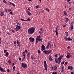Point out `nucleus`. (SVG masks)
<instances>
[{
    "mask_svg": "<svg viewBox=\"0 0 74 74\" xmlns=\"http://www.w3.org/2000/svg\"><path fill=\"white\" fill-rule=\"evenodd\" d=\"M67 62H65V64H67Z\"/></svg>",
    "mask_w": 74,
    "mask_h": 74,
    "instance_id": "nucleus-55",
    "label": "nucleus"
},
{
    "mask_svg": "<svg viewBox=\"0 0 74 74\" xmlns=\"http://www.w3.org/2000/svg\"><path fill=\"white\" fill-rule=\"evenodd\" d=\"M3 3H7V2H6V1L5 0H3Z\"/></svg>",
    "mask_w": 74,
    "mask_h": 74,
    "instance_id": "nucleus-40",
    "label": "nucleus"
},
{
    "mask_svg": "<svg viewBox=\"0 0 74 74\" xmlns=\"http://www.w3.org/2000/svg\"><path fill=\"white\" fill-rule=\"evenodd\" d=\"M59 54H56L55 56H54V57H57V56H58Z\"/></svg>",
    "mask_w": 74,
    "mask_h": 74,
    "instance_id": "nucleus-47",
    "label": "nucleus"
},
{
    "mask_svg": "<svg viewBox=\"0 0 74 74\" xmlns=\"http://www.w3.org/2000/svg\"><path fill=\"white\" fill-rule=\"evenodd\" d=\"M71 0H67V2H69Z\"/></svg>",
    "mask_w": 74,
    "mask_h": 74,
    "instance_id": "nucleus-54",
    "label": "nucleus"
},
{
    "mask_svg": "<svg viewBox=\"0 0 74 74\" xmlns=\"http://www.w3.org/2000/svg\"><path fill=\"white\" fill-rule=\"evenodd\" d=\"M10 14H11V15H13V12H10Z\"/></svg>",
    "mask_w": 74,
    "mask_h": 74,
    "instance_id": "nucleus-44",
    "label": "nucleus"
},
{
    "mask_svg": "<svg viewBox=\"0 0 74 74\" xmlns=\"http://www.w3.org/2000/svg\"><path fill=\"white\" fill-rule=\"evenodd\" d=\"M14 64V63H12V67H13V72H14L15 71V66H13Z\"/></svg>",
    "mask_w": 74,
    "mask_h": 74,
    "instance_id": "nucleus-17",
    "label": "nucleus"
},
{
    "mask_svg": "<svg viewBox=\"0 0 74 74\" xmlns=\"http://www.w3.org/2000/svg\"><path fill=\"white\" fill-rule=\"evenodd\" d=\"M8 52H7L6 53V54H5V56L8 57Z\"/></svg>",
    "mask_w": 74,
    "mask_h": 74,
    "instance_id": "nucleus-26",
    "label": "nucleus"
},
{
    "mask_svg": "<svg viewBox=\"0 0 74 74\" xmlns=\"http://www.w3.org/2000/svg\"><path fill=\"white\" fill-rule=\"evenodd\" d=\"M65 26H66V25H64L63 26V27H65Z\"/></svg>",
    "mask_w": 74,
    "mask_h": 74,
    "instance_id": "nucleus-61",
    "label": "nucleus"
},
{
    "mask_svg": "<svg viewBox=\"0 0 74 74\" xmlns=\"http://www.w3.org/2000/svg\"><path fill=\"white\" fill-rule=\"evenodd\" d=\"M17 74H20V73H19V72H18V73H17Z\"/></svg>",
    "mask_w": 74,
    "mask_h": 74,
    "instance_id": "nucleus-63",
    "label": "nucleus"
},
{
    "mask_svg": "<svg viewBox=\"0 0 74 74\" xmlns=\"http://www.w3.org/2000/svg\"><path fill=\"white\" fill-rule=\"evenodd\" d=\"M18 60H20V61H21V58H18Z\"/></svg>",
    "mask_w": 74,
    "mask_h": 74,
    "instance_id": "nucleus-49",
    "label": "nucleus"
},
{
    "mask_svg": "<svg viewBox=\"0 0 74 74\" xmlns=\"http://www.w3.org/2000/svg\"><path fill=\"white\" fill-rule=\"evenodd\" d=\"M45 10L47 11L48 12H49V9H48V8H46Z\"/></svg>",
    "mask_w": 74,
    "mask_h": 74,
    "instance_id": "nucleus-34",
    "label": "nucleus"
},
{
    "mask_svg": "<svg viewBox=\"0 0 74 74\" xmlns=\"http://www.w3.org/2000/svg\"><path fill=\"white\" fill-rule=\"evenodd\" d=\"M49 60H50V61H52L53 60V59H52V58H51L50 57L49 58Z\"/></svg>",
    "mask_w": 74,
    "mask_h": 74,
    "instance_id": "nucleus-32",
    "label": "nucleus"
},
{
    "mask_svg": "<svg viewBox=\"0 0 74 74\" xmlns=\"http://www.w3.org/2000/svg\"><path fill=\"white\" fill-rule=\"evenodd\" d=\"M43 63H44V67L45 69V71H46V72H47V63L46 62V61H44V62H43Z\"/></svg>",
    "mask_w": 74,
    "mask_h": 74,
    "instance_id": "nucleus-6",
    "label": "nucleus"
},
{
    "mask_svg": "<svg viewBox=\"0 0 74 74\" xmlns=\"http://www.w3.org/2000/svg\"><path fill=\"white\" fill-rule=\"evenodd\" d=\"M45 45H42V46H41V51H43V53H44L46 55H47L48 54H49V53H51V50H46V49L45 48Z\"/></svg>",
    "mask_w": 74,
    "mask_h": 74,
    "instance_id": "nucleus-1",
    "label": "nucleus"
},
{
    "mask_svg": "<svg viewBox=\"0 0 74 74\" xmlns=\"http://www.w3.org/2000/svg\"><path fill=\"white\" fill-rule=\"evenodd\" d=\"M68 54L66 55V58L69 59L70 58V57H71V55H70V53H68Z\"/></svg>",
    "mask_w": 74,
    "mask_h": 74,
    "instance_id": "nucleus-16",
    "label": "nucleus"
},
{
    "mask_svg": "<svg viewBox=\"0 0 74 74\" xmlns=\"http://www.w3.org/2000/svg\"><path fill=\"white\" fill-rule=\"evenodd\" d=\"M67 37H68V34H66V36H64V39L65 40V41H72V39L70 38L69 37L67 38Z\"/></svg>",
    "mask_w": 74,
    "mask_h": 74,
    "instance_id": "nucleus-5",
    "label": "nucleus"
},
{
    "mask_svg": "<svg viewBox=\"0 0 74 74\" xmlns=\"http://www.w3.org/2000/svg\"><path fill=\"white\" fill-rule=\"evenodd\" d=\"M42 39H40V35L38 36H37V38H36V41L35 42L36 44H37L39 42H42Z\"/></svg>",
    "mask_w": 74,
    "mask_h": 74,
    "instance_id": "nucleus-4",
    "label": "nucleus"
},
{
    "mask_svg": "<svg viewBox=\"0 0 74 74\" xmlns=\"http://www.w3.org/2000/svg\"><path fill=\"white\" fill-rule=\"evenodd\" d=\"M35 28L34 27H30V28L28 29V30H27V33L30 34H32L35 32Z\"/></svg>",
    "mask_w": 74,
    "mask_h": 74,
    "instance_id": "nucleus-2",
    "label": "nucleus"
},
{
    "mask_svg": "<svg viewBox=\"0 0 74 74\" xmlns=\"http://www.w3.org/2000/svg\"><path fill=\"white\" fill-rule=\"evenodd\" d=\"M26 21H27V22L30 21H31V20L29 18H27V20H25Z\"/></svg>",
    "mask_w": 74,
    "mask_h": 74,
    "instance_id": "nucleus-28",
    "label": "nucleus"
},
{
    "mask_svg": "<svg viewBox=\"0 0 74 74\" xmlns=\"http://www.w3.org/2000/svg\"><path fill=\"white\" fill-rule=\"evenodd\" d=\"M67 69H68V70H73V67H72L71 66H69L68 67H67Z\"/></svg>",
    "mask_w": 74,
    "mask_h": 74,
    "instance_id": "nucleus-15",
    "label": "nucleus"
},
{
    "mask_svg": "<svg viewBox=\"0 0 74 74\" xmlns=\"http://www.w3.org/2000/svg\"><path fill=\"white\" fill-rule=\"evenodd\" d=\"M22 54L23 55V57H25V53L24 52L22 53Z\"/></svg>",
    "mask_w": 74,
    "mask_h": 74,
    "instance_id": "nucleus-30",
    "label": "nucleus"
},
{
    "mask_svg": "<svg viewBox=\"0 0 74 74\" xmlns=\"http://www.w3.org/2000/svg\"><path fill=\"white\" fill-rule=\"evenodd\" d=\"M27 53V50H25V51H24V52H23L22 53Z\"/></svg>",
    "mask_w": 74,
    "mask_h": 74,
    "instance_id": "nucleus-31",
    "label": "nucleus"
},
{
    "mask_svg": "<svg viewBox=\"0 0 74 74\" xmlns=\"http://www.w3.org/2000/svg\"><path fill=\"white\" fill-rule=\"evenodd\" d=\"M39 5L36 6H35V8H39Z\"/></svg>",
    "mask_w": 74,
    "mask_h": 74,
    "instance_id": "nucleus-39",
    "label": "nucleus"
},
{
    "mask_svg": "<svg viewBox=\"0 0 74 74\" xmlns=\"http://www.w3.org/2000/svg\"><path fill=\"white\" fill-rule=\"evenodd\" d=\"M74 28V27H73V25H71V30H72V29H73Z\"/></svg>",
    "mask_w": 74,
    "mask_h": 74,
    "instance_id": "nucleus-29",
    "label": "nucleus"
},
{
    "mask_svg": "<svg viewBox=\"0 0 74 74\" xmlns=\"http://www.w3.org/2000/svg\"><path fill=\"white\" fill-rule=\"evenodd\" d=\"M50 44V43L49 42H48V45H47V47H46V49H49V45Z\"/></svg>",
    "mask_w": 74,
    "mask_h": 74,
    "instance_id": "nucleus-19",
    "label": "nucleus"
},
{
    "mask_svg": "<svg viewBox=\"0 0 74 74\" xmlns=\"http://www.w3.org/2000/svg\"><path fill=\"white\" fill-rule=\"evenodd\" d=\"M11 32L13 33H15V31H14V30H12V31Z\"/></svg>",
    "mask_w": 74,
    "mask_h": 74,
    "instance_id": "nucleus-46",
    "label": "nucleus"
},
{
    "mask_svg": "<svg viewBox=\"0 0 74 74\" xmlns=\"http://www.w3.org/2000/svg\"><path fill=\"white\" fill-rule=\"evenodd\" d=\"M8 3H10V4H11V5H12L13 6V7H15V5L14 4H13V3H11V2H10L8 1Z\"/></svg>",
    "mask_w": 74,
    "mask_h": 74,
    "instance_id": "nucleus-24",
    "label": "nucleus"
},
{
    "mask_svg": "<svg viewBox=\"0 0 74 74\" xmlns=\"http://www.w3.org/2000/svg\"><path fill=\"white\" fill-rule=\"evenodd\" d=\"M30 53H27V59H29L30 58Z\"/></svg>",
    "mask_w": 74,
    "mask_h": 74,
    "instance_id": "nucleus-14",
    "label": "nucleus"
},
{
    "mask_svg": "<svg viewBox=\"0 0 74 74\" xmlns=\"http://www.w3.org/2000/svg\"><path fill=\"white\" fill-rule=\"evenodd\" d=\"M52 74H57V73L56 72H52Z\"/></svg>",
    "mask_w": 74,
    "mask_h": 74,
    "instance_id": "nucleus-33",
    "label": "nucleus"
},
{
    "mask_svg": "<svg viewBox=\"0 0 74 74\" xmlns=\"http://www.w3.org/2000/svg\"><path fill=\"white\" fill-rule=\"evenodd\" d=\"M16 41H17V42H16ZM16 41H14V43H14V44H16V43H17V44L18 45V47H21V44H20V42H19L18 41V40Z\"/></svg>",
    "mask_w": 74,
    "mask_h": 74,
    "instance_id": "nucleus-8",
    "label": "nucleus"
},
{
    "mask_svg": "<svg viewBox=\"0 0 74 74\" xmlns=\"http://www.w3.org/2000/svg\"><path fill=\"white\" fill-rule=\"evenodd\" d=\"M32 1V0H27V1Z\"/></svg>",
    "mask_w": 74,
    "mask_h": 74,
    "instance_id": "nucleus-60",
    "label": "nucleus"
},
{
    "mask_svg": "<svg viewBox=\"0 0 74 74\" xmlns=\"http://www.w3.org/2000/svg\"><path fill=\"white\" fill-rule=\"evenodd\" d=\"M63 13H64V15H66V16L67 15V13L65 11H64Z\"/></svg>",
    "mask_w": 74,
    "mask_h": 74,
    "instance_id": "nucleus-25",
    "label": "nucleus"
},
{
    "mask_svg": "<svg viewBox=\"0 0 74 74\" xmlns=\"http://www.w3.org/2000/svg\"><path fill=\"white\" fill-rule=\"evenodd\" d=\"M8 12H10V11H12L11 9H8Z\"/></svg>",
    "mask_w": 74,
    "mask_h": 74,
    "instance_id": "nucleus-37",
    "label": "nucleus"
},
{
    "mask_svg": "<svg viewBox=\"0 0 74 74\" xmlns=\"http://www.w3.org/2000/svg\"><path fill=\"white\" fill-rule=\"evenodd\" d=\"M7 34H8V35H10V34L9 33H7Z\"/></svg>",
    "mask_w": 74,
    "mask_h": 74,
    "instance_id": "nucleus-59",
    "label": "nucleus"
},
{
    "mask_svg": "<svg viewBox=\"0 0 74 74\" xmlns=\"http://www.w3.org/2000/svg\"><path fill=\"white\" fill-rule=\"evenodd\" d=\"M57 28H58V27H56V30H55V33H56V35L58 36V32H57V31H58V29H57Z\"/></svg>",
    "mask_w": 74,
    "mask_h": 74,
    "instance_id": "nucleus-13",
    "label": "nucleus"
},
{
    "mask_svg": "<svg viewBox=\"0 0 74 74\" xmlns=\"http://www.w3.org/2000/svg\"><path fill=\"white\" fill-rule=\"evenodd\" d=\"M65 19H66L65 21V22H66V23L69 21V18H65Z\"/></svg>",
    "mask_w": 74,
    "mask_h": 74,
    "instance_id": "nucleus-21",
    "label": "nucleus"
},
{
    "mask_svg": "<svg viewBox=\"0 0 74 74\" xmlns=\"http://www.w3.org/2000/svg\"><path fill=\"white\" fill-rule=\"evenodd\" d=\"M0 15L1 16H3V15H4V12H1Z\"/></svg>",
    "mask_w": 74,
    "mask_h": 74,
    "instance_id": "nucleus-22",
    "label": "nucleus"
},
{
    "mask_svg": "<svg viewBox=\"0 0 74 74\" xmlns=\"http://www.w3.org/2000/svg\"><path fill=\"white\" fill-rule=\"evenodd\" d=\"M39 33L41 34H42V32H40V31H39Z\"/></svg>",
    "mask_w": 74,
    "mask_h": 74,
    "instance_id": "nucleus-51",
    "label": "nucleus"
},
{
    "mask_svg": "<svg viewBox=\"0 0 74 74\" xmlns=\"http://www.w3.org/2000/svg\"><path fill=\"white\" fill-rule=\"evenodd\" d=\"M9 72H10V70H9V69H7V73H9Z\"/></svg>",
    "mask_w": 74,
    "mask_h": 74,
    "instance_id": "nucleus-38",
    "label": "nucleus"
},
{
    "mask_svg": "<svg viewBox=\"0 0 74 74\" xmlns=\"http://www.w3.org/2000/svg\"><path fill=\"white\" fill-rule=\"evenodd\" d=\"M24 59H23L22 60H22V61H23V60H24Z\"/></svg>",
    "mask_w": 74,
    "mask_h": 74,
    "instance_id": "nucleus-62",
    "label": "nucleus"
},
{
    "mask_svg": "<svg viewBox=\"0 0 74 74\" xmlns=\"http://www.w3.org/2000/svg\"><path fill=\"white\" fill-rule=\"evenodd\" d=\"M64 66H62V67L61 68L62 69V71H61V72H64Z\"/></svg>",
    "mask_w": 74,
    "mask_h": 74,
    "instance_id": "nucleus-18",
    "label": "nucleus"
},
{
    "mask_svg": "<svg viewBox=\"0 0 74 74\" xmlns=\"http://www.w3.org/2000/svg\"><path fill=\"white\" fill-rule=\"evenodd\" d=\"M53 68H54V70H57V66H56V65H54V66Z\"/></svg>",
    "mask_w": 74,
    "mask_h": 74,
    "instance_id": "nucleus-23",
    "label": "nucleus"
},
{
    "mask_svg": "<svg viewBox=\"0 0 74 74\" xmlns=\"http://www.w3.org/2000/svg\"><path fill=\"white\" fill-rule=\"evenodd\" d=\"M8 64H9V65H10V64H11V62L10 61V59L8 60Z\"/></svg>",
    "mask_w": 74,
    "mask_h": 74,
    "instance_id": "nucleus-27",
    "label": "nucleus"
},
{
    "mask_svg": "<svg viewBox=\"0 0 74 74\" xmlns=\"http://www.w3.org/2000/svg\"><path fill=\"white\" fill-rule=\"evenodd\" d=\"M51 69L53 70L54 69V68H53V67H52V66H51Z\"/></svg>",
    "mask_w": 74,
    "mask_h": 74,
    "instance_id": "nucleus-43",
    "label": "nucleus"
},
{
    "mask_svg": "<svg viewBox=\"0 0 74 74\" xmlns=\"http://www.w3.org/2000/svg\"><path fill=\"white\" fill-rule=\"evenodd\" d=\"M27 10H29V11H30V9L29 8H27Z\"/></svg>",
    "mask_w": 74,
    "mask_h": 74,
    "instance_id": "nucleus-53",
    "label": "nucleus"
},
{
    "mask_svg": "<svg viewBox=\"0 0 74 74\" xmlns=\"http://www.w3.org/2000/svg\"><path fill=\"white\" fill-rule=\"evenodd\" d=\"M4 10H5V12H8V10H7V8L5 9Z\"/></svg>",
    "mask_w": 74,
    "mask_h": 74,
    "instance_id": "nucleus-36",
    "label": "nucleus"
},
{
    "mask_svg": "<svg viewBox=\"0 0 74 74\" xmlns=\"http://www.w3.org/2000/svg\"><path fill=\"white\" fill-rule=\"evenodd\" d=\"M70 48V47H69V46H68V47H67V49H69Z\"/></svg>",
    "mask_w": 74,
    "mask_h": 74,
    "instance_id": "nucleus-50",
    "label": "nucleus"
},
{
    "mask_svg": "<svg viewBox=\"0 0 74 74\" xmlns=\"http://www.w3.org/2000/svg\"><path fill=\"white\" fill-rule=\"evenodd\" d=\"M0 71H1V72L6 73V71L4 70V69L1 67V66H0Z\"/></svg>",
    "mask_w": 74,
    "mask_h": 74,
    "instance_id": "nucleus-10",
    "label": "nucleus"
},
{
    "mask_svg": "<svg viewBox=\"0 0 74 74\" xmlns=\"http://www.w3.org/2000/svg\"><path fill=\"white\" fill-rule=\"evenodd\" d=\"M71 10V8H69V10Z\"/></svg>",
    "mask_w": 74,
    "mask_h": 74,
    "instance_id": "nucleus-52",
    "label": "nucleus"
},
{
    "mask_svg": "<svg viewBox=\"0 0 74 74\" xmlns=\"http://www.w3.org/2000/svg\"><path fill=\"white\" fill-rule=\"evenodd\" d=\"M55 63L56 64L58 63V64H60V63H61V60H60V61H59L58 60V59L57 58H55Z\"/></svg>",
    "mask_w": 74,
    "mask_h": 74,
    "instance_id": "nucleus-9",
    "label": "nucleus"
},
{
    "mask_svg": "<svg viewBox=\"0 0 74 74\" xmlns=\"http://www.w3.org/2000/svg\"><path fill=\"white\" fill-rule=\"evenodd\" d=\"M21 67L23 68H27V64L25 63H21Z\"/></svg>",
    "mask_w": 74,
    "mask_h": 74,
    "instance_id": "nucleus-7",
    "label": "nucleus"
},
{
    "mask_svg": "<svg viewBox=\"0 0 74 74\" xmlns=\"http://www.w3.org/2000/svg\"><path fill=\"white\" fill-rule=\"evenodd\" d=\"M29 40H30V41L31 42H34V38H32V37H30V38H29Z\"/></svg>",
    "mask_w": 74,
    "mask_h": 74,
    "instance_id": "nucleus-12",
    "label": "nucleus"
},
{
    "mask_svg": "<svg viewBox=\"0 0 74 74\" xmlns=\"http://www.w3.org/2000/svg\"><path fill=\"white\" fill-rule=\"evenodd\" d=\"M7 52V50H3V52L4 53H5V52Z\"/></svg>",
    "mask_w": 74,
    "mask_h": 74,
    "instance_id": "nucleus-42",
    "label": "nucleus"
},
{
    "mask_svg": "<svg viewBox=\"0 0 74 74\" xmlns=\"http://www.w3.org/2000/svg\"><path fill=\"white\" fill-rule=\"evenodd\" d=\"M65 33H66V35H68V32H65Z\"/></svg>",
    "mask_w": 74,
    "mask_h": 74,
    "instance_id": "nucleus-58",
    "label": "nucleus"
},
{
    "mask_svg": "<svg viewBox=\"0 0 74 74\" xmlns=\"http://www.w3.org/2000/svg\"><path fill=\"white\" fill-rule=\"evenodd\" d=\"M21 21H26L25 20H24V19H21Z\"/></svg>",
    "mask_w": 74,
    "mask_h": 74,
    "instance_id": "nucleus-35",
    "label": "nucleus"
},
{
    "mask_svg": "<svg viewBox=\"0 0 74 74\" xmlns=\"http://www.w3.org/2000/svg\"><path fill=\"white\" fill-rule=\"evenodd\" d=\"M40 30L41 31H42V32H43V30H42V28H40Z\"/></svg>",
    "mask_w": 74,
    "mask_h": 74,
    "instance_id": "nucleus-56",
    "label": "nucleus"
},
{
    "mask_svg": "<svg viewBox=\"0 0 74 74\" xmlns=\"http://www.w3.org/2000/svg\"><path fill=\"white\" fill-rule=\"evenodd\" d=\"M16 23H17V25H16V28H15V30H16V31H18V30L21 29V26H21V25L18 22Z\"/></svg>",
    "mask_w": 74,
    "mask_h": 74,
    "instance_id": "nucleus-3",
    "label": "nucleus"
},
{
    "mask_svg": "<svg viewBox=\"0 0 74 74\" xmlns=\"http://www.w3.org/2000/svg\"><path fill=\"white\" fill-rule=\"evenodd\" d=\"M27 15L29 16H30L31 15V13H30V12H29L28 11H27Z\"/></svg>",
    "mask_w": 74,
    "mask_h": 74,
    "instance_id": "nucleus-20",
    "label": "nucleus"
},
{
    "mask_svg": "<svg viewBox=\"0 0 74 74\" xmlns=\"http://www.w3.org/2000/svg\"><path fill=\"white\" fill-rule=\"evenodd\" d=\"M71 74H73V72H71Z\"/></svg>",
    "mask_w": 74,
    "mask_h": 74,
    "instance_id": "nucleus-57",
    "label": "nucleus"
},
{
    "mask_svg": "<svg viewBox=\"0 0 74 74\" xmlns=\"http://www.w3.org/2000/svg\"><path fill=\"white\" fill-rule=\"evenodd\" d=\"M62 58H63V55H61L60 56V57L57 59H58V60L60 62V60H62Z\"/></svg>",
    "mask_w": 74,
    "mask_h": 74,
    "instance_id": "nucleus-11",
    "label": "nucleus"
},
{
    "mask_svg": "<svg viewBox=\"0 0 74 74\" xmlns=\"http://www.w3.org/2000/svg\"><path fill=\"white\" fill-rule=\"evenodd\" d=\"M33 56H31V57H30V58H31V59L32 60H33V58H32Z\"/></svg>",
    "mask_w": 74,
    "mask_h": 74,
    "instance_id": "nucleus-48",
    "label": "nucleus"
},
{
    "mask_svg": "<svg viewBox=\"0 0 74 74\" xmlns=\"http://www.w3.org/2000/svg\"><path fill=\"white\" fill-rule=\"evenodd\" d=\"M38 53H39V54H40V50H38Z\"/></svg>",
    "mask_w": 74,
    "mask_h": 74,
    "instance_id": "nucleus-45",
    "label": "nucleus"
},
{
    "mask_svg": "<svg viewBox=\"0 0 74 74\" xmlns=\"http://www.w3.org/2000/svg\"><path fill=\"white\" fill-rule=\"evenodd\" d=\"M64 64V62H61V64Z\"/></svg>",
    "mask_w": 74,
    "mask_h": 74,
    "instance_id": "nucleus-41",
    "label": "nucleus"
},
{
    "mask_svg": "<svg viewBox=\"0 0 74 74\" xmlns=\"http://www.w3.org/2000/svg\"><path fill=\"white\" fill-rule=\"evenodd\" d=\"M39 0V1H40V2H41L42 1H41V0Z\"/></svg>",
    "mask_w": 74,
    "mask_h": 74,
    "instance_id": "nucleus-64",
    "label": "nucleus"
}]
</instances>
